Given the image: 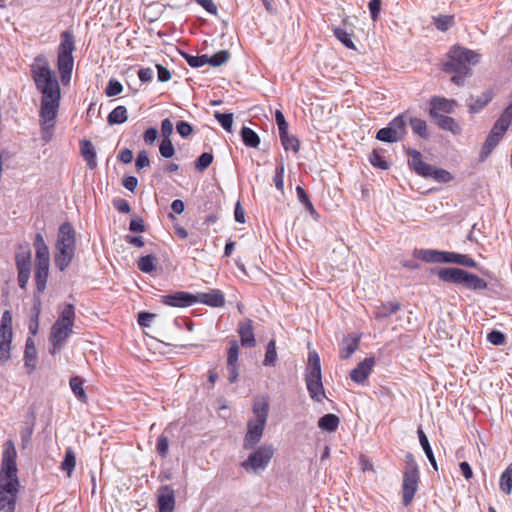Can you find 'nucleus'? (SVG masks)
Returning <instances> with one entry per match:
<instances>
[{
    "label": "nucleus",
    "instance_id": "nucleus-1",
    "mask_svg": "<svg viewBox=\"0 0 512 512\" xmlns=\"http://www.w3.org/2000/svg\"><path fill=\"white\" fill-rule=\"evenodd\" d=\"M31 72L36 88L42 95L39 111L41 138L45 143H48L53 138L56 117L60 106V85L44 55H38L34 59L31 65Z\"/></svg>",
    "mask_w": 512,
    "mask_h": 512
},
{
    "label": "nucleus",
    "instance_id": "nucleus-2",
    "mask_svg": "<svg viewBox=\"0 0 512 512\" xmlns=\"http://www.w3.org/2000/svg\"><path fill=\"white\" fill-rule=\"evenodd\" d=\"M479 60L480 55L475 51L461 46H453L447 54V60L442 64V70L453 74L451 81L462 86L465 79L471 76V65H476Z\"/></svg>",
    "mask_w": 512,
    "mask_h": 512
},
{
    "label": "nucleus",
    "instance_id": "nucleus-3",
    "mask_svg": "<svg viewBox=\"0 0 512 512\" xmlns=\"http://www.w3.org/2000/svg\"><path fill=\"white\" fill-rule=\"evenodd\" d=\"M76 251V231L69 222L59 226L54 251L55 266L65 271L74 259Z\"/></svg>",
    "mask_w": 512,
    "mask_h": 512
},
{
    "label": "nucleus",
    "instance_id": "nucleus-4",
    "mask_svg": "<svg viewBox=\"0 0 512 512\" xmlns=\"http://www.w3.org/2000/svg\"><path fill=\"white\" fill-rule=\"evenodd\" d=\"M17 451L12 440L4 444L0 469V494H17L19 480L17 477Z\"/></svg>",
    "mask_w": 512,
    "mask_h": 512
},
{
    "label": "nucleus",
    "instance_id": "nucleus-5",
    "mask_svg": "<svg viewBox=\"0 0 512 512\" xmlns=\"http://www.w3.org/2000/svg\"><path fill=\"white\" fill-rule=\"evenodd\" d=\"M74 321L75 308L72 304H66L51 328L49 339L52 344L50 351L52 355L61 351L66 340L73 332Z\"/></svg>",
    "mask_w": 512,
    "mask_h": 512
},
{
    "label": "nucleus",
    "instance_id": "nucleus-6",
    "mask_svg": "<svg viewBox=\"0 0 512 512\" xmlns=\"http://www.w3.org/2000/svg\"><path fill=\"white\" fill-rule=\"evenodd\" d=\"M254 418L247 423V432L244 437L243 448L253 449L262 439L264 428L268 419L269 403L267 400L255 402L253 405Z\"/></svg>",
    "mask_w": 512,
    "mask_h": 512
},
{
    "label": "nucleus",
    "instance_id": "nucleus-7",
    "mask_svg": "<svg viewBox=\"0 0 512 512\" xmlns=\"http://www.w3.org/2000/svg\"><path fill=\"white\" fill-rule=\"evenodd\" d=\"M437 275L443 282L462 285L469 290H485L488 286L483 278L460 268H441Z\"/></svg>",
    "mask_w": 512,
    "mask_h": 512
},
{
    "label": "nucleus",
    "instance_id": "nucleus-8",
    "mask_svg": "<svg viewBox=\"0 0 512 512\" xmlns=\"http://www.w3.org/2000/svg\"><path fill=\"white\" fill-rule=\"evenodd\" d=\"M305 382L309 396L312 400L320 403L324 400V398H326L322 383L320 358L315 351H311L308 354Z\"/></svg>",
    "mask_w": 512,
    "mask_h": 512
},
{
    "label": "nucleus",
    "instance_id": "nucleus-9",
    "mask_svg": "<svg viewBox=\"0 0 512 512\" xmlns=\"http://www.w3.org/2000/svg\"><path fill=\"white\" fill-rule=\"evenodd\" d=\"M406 154L411 158L408 163L409 166L419 175L424 178H431L438 183H448L453 177L450 172L445 169L437 168L422 160V155L418 150L408 148Z\"/></svg>",
    "mask_w": 512,
    "mask_h": 512
},
{
    "label": "nucleus",
    "instance_id": "nucleus-10",
    "mask_svg": "<svg viewBox=\"0 0 512 512\" xmlns=\"http://www.w3.org/2000/svg\"><path fill=\"white\" fill-rule=\"evenodd\" d=\"M75 50L74 36L71 31H64L61 34V42L58 47L57 66L61 75V81L67 83L70 81L74 59L72 56Z\"/></svg>",
    "mask_w": 512,
    "mask_h": 512
},
{
    "label": "nucleus",
    "instance_id": "nucleus-11",
    "mask_svg": "<svg viewBox=\"0 0 512 512\" xmlns=\"http://www.w3.org/2000/svg\"><path fill=\"white\" fill-rule=\"evenodd\" d=\"M419 484V468L418 464L411 453L405 457V471L402 481V503L409 506L418 490Z\"/></svg>",
    "mask_w": 512,
    "mask_h": 512
},
{
    "label": "nucleus",
    "instance_id": "nucleus-12",
    "mask_svg": "<svg viewBox=\"0 0 512 512\" xmlns=\"http://www.w3.org/2000/svg\"><path fill=\"white\" fill-rule=\"evenodd\" d=\"M274 452L273 445H261L249 454L247 459L241 463V467L248 473L259 474L266 470L273 458Z\"/></svg>",
    "mask_w": 512,
    "mask_h": 512
},
{
    "label": "nucleus",
    "instance_id": "nucleus-13",
    "mask_svg": "<svg viewBox=\"0 0 512 512\" xmlns=\"http://www.w3.org/2000/svg\"><path fill=\"white\" fill-rule=\"evenodd\" d=\"M12 337V314L5 310L0 321V362H6L10 358Z\"/></svg>",
    "mask_w": 512,
    "mask_h": 512
},
{
    "label": "nucleus",
    "instance_id": "nucleus-14",
    "mask_svg": "<svg viewBox=\"0 0 512 512\" xmlns=\"http://www.w3.org/2000/svg\"><path fill=\"white\" fill-rule=\"evenodd\" d=\"M504 127L501 126V124L496 125L494 124L490 133L488 134L483 147L481 149L479 160L485 161L489 155L492 153V151L495 149V147L499 144L501 141L503 135L505 134L506 130L503 129Z\"/></svg>",
    "mask_w": 512,
    "mask_h": 512
},
{
    "label": "nucleus",
    "instance_id": "nucleus-15",
    "mask_svg": "<svg viewBox=\"0 0 512 512\" xmlns=\"http://www.w3.org/2000/svg\"><path fill=\"white\" fill-rule=\"evenodd\" d=\"M194 299L195 303H201L215 308L225 305V296L219 289H211L208 292H198L194 294Z\"/></svg>",
    "mask_w": 512,
    "mask_h": 512
},
{
    "label": "nucleus",
    "instance_id": "nucleus-16",
    "mask_svg": "<svg viewBox=\"0 0 512 512\" xmlns=\"http://www.w3.org/2000/svg\"><path fill=\"white\" fill-rule=\"evenodd\" d=\"M162 303L172 307H189L195 304L194 294L179 291L170 295L162 296Z\"/></svg>",
    "mask_w": 512,
    "mask_h": 512
},
{
    "label": "nucleus",
    "instance_id": "nucleus-17",
    "mask_svg": "<svg viewBox=\"0 0 512 512\" xmlns=\"http://www.w3.org/2000/svg\"><path fill=\"white\" fill-rule=\"evenodd\" d=\"M430 110L429 115L431 118L442 116L441 112L443 113H453L454 108L456 106L455 101L448 100L443 97L434 96L430 100Z\"/></svg>",
    "mask_w": 512,
    "mask_h": 512
},
{
    "label": "nucleus",
    "instance_id": "nucleus-18",
    "mask_svg": "<svg viewBox=\"0 0 512 512\" xmlns=\"http://www.w3.org/2000/svg\"><path fill=\"white\" fill-rule=\"evenodd\" d=\"M374 365V358L369 357L361 361L356 368L350 372V378L355 383H363L371 374Z\"/></svg>",
    "mask_w": 512,
    "mask_h": 512
},
{
    "label": "nucleus",
    "instance_id": "nucleus-19",
    "mask_svg": "<svg viewBox=\"0 0 512 512\" xmlns=\"http://www.w3.org/2000/svg\"><path fill=\"white\" fill-rule=\"evenodd\" d=\"M35 248V264L50 265V253L44 237L41 233H37L34 239Z\"/></svg>",
    "mask_w": 512,
    "mask_h": 512
},
{
    "label": "nucleus",
    "instance_id": "nucleus-20",
    "mask_svg": "<svg viewBox=\"0 0 512 512\" xmlns=\"http://www.w3.org/2000/svg\"><path fill=\"white\" fill-rule=\"evenodd\" d=\"M241 344L244 347L252 348L255 346L256 341L253 332V324L251 320L240 323L238 329Z\"/></svg>",
    "mask_w": 512,
    "mask_h": 512
},
{
    "label": "nucleus",
    "instance_id": "nucleus-21",
    "mask_svg": "<svg viewBox=\"0 0 512 512\" xmlns=\"http://www.w3.org/2000/svg\"><path fill=\"white\" fill-rule=\"evenodd\" d=\"M50 265L35 264L34 280L36 284V293H43L46 289Z\"/></svg>",
    "mask_w": 512,
    "mask_h": 512
},
{
    "label": "nucleus",
    "instance_id": "nucleus-22",
    "mask_svg": "<svg viewBox=\"0 0 512 512\" xmlns=\"http://www.w3.org/2000/svg\"><path fill=\"white\" fill-rule=\"evenodd\" d=\"M81 155L87 163L90 169H94L97 166L96 151L90 140H83L80 143Z\"/></svg>",
    "mask_w": 512,
    "mask_h": 512
},
{
    "label": "nucleus",
    "instance_id": "nucleus-23",
    "mask_svg": "<svg viewBox=\"0 0 512 512\" xmlns=\"http://www.w3.org/2000/svg\"><path fill=\"white\" fill-rule=\"evenodd\" d=\"M433 119L436 121V124L440 129L449 131L454 135L461 133L462 129L454 118L447 115H442L434 117Z\"/></svg>",
    "mask_w": 512,
    "mask_h": 512
},
{
    "label": "nucleus",
    "instance_id": "nucleus-24",
    "mask_svg": "<svg viewBox=\"0 0 512 512\" xmlns=\"http://www.w3.org/2000/svg\"><path fill=\"white\" fill-rule=\"evenodd\" d=\"M359 336L344 337L341 343L340 357L348 359L359 347Z\"/></svg>",
    "mask_w": 512,
    "mask_h": 512
},
{
    "label": "nucleus",
    "instance_id": "nucleus-25",
    "mask_svg": "<svg viewBox=\"0 0 512 512\" xmlns=\"http://www.w3.org/2000/svg\"><path fill=\"white\" fill-rule=\"evenodd\" d=\"M443 263H456L466 267H475L476 262L468 255L458 254L455 252H444Z\"/></svg>",
    "mask_w": 512,
    "mask_h": 512
},
{
    "label": "nucleus",
    "instance_id": "nucleus-26",
    "mask_svg": "<svg viewBox=\"0 0 512 512\" xmlns=\"http://www.w3.org/2000/svg\"><path fill=\"white\" fill-rule=\"evenodd\" d=\"M444 252L433 249H419L415 250L414 255L428 263H443Z\"/></svg>",
    "mask_w": 512,
    "mask_h": 512
},
{
    "label": "nucleus",
    "instance_id": "nucleus-27",
    "mask_svg": "<svg viewBox=\"0 0 512 512\" xmlns=\"http://www.w3.org/2000/svg\"><path fill=\"white\" fill-rule=\"evenodd\" d=\"M37 359V351L32 339L28 338L25 345L24 362L25 366L29 368V372L35 369Z\"/></svg>",
    "mask_w": 512,
    "mask_h": 512
},
{
    "label": "nucleus",
    "instance_id": "nucleus-28",
    "mask_svg": "<svg viewBox=\"0 0 512 512\" xmlns=\"http://www.w3.org/2000/svg\"><path fill=\"white\" fill-rule=\"evenodd\" d=\"M17 269H31V251L28 245H20L16 253Z\"/></svg>",
    "mask_w": 512,
    "mask_h": 512
},
{
    "label": "nucleus",
    "instance_id": "nucleus-29",
    "mask_svg": "<svg viewBox=\"0 0 512 512\" xmlns=\"http://www.w3.org/2000/svg\"><path fill=\"white\" fill-rule=\"evenodd\" d=\"M157 320V314L148 313V312H140L138 314V323L145 330V334L153 341H157V338L153 335H150L148 332L149 329L152 328V324H154Z\"/></svg>",
    "mask_w": 512,
    "mask_h": 512
},
{
    "label": "nucleus",
    "instance_id": "nucleus-30",
    "mask_svg": "<svg viewBox=\"0 0 512 512\" xmlns=\"http://www.w3.org/2000/svg\"><path fill=\"white\" fill-rule=\"evenodd\" d=\"M417 434L419 437V442L422 446V449H423L426 457L428 458V460H429L430 464L432 465V467L434 468V470L437 471L438 465H437L436 459L434 457L432 448L430 446V443H429V440H428L426 434L423 432V430L421 428H418Z\"/></svg>",
    "mask_w": 512,
    "mask_h": 512
},
{
    "label": "nucleus",
    "instance_id": "nucleus-31",
    "mask_svg": "<svg viewBox=\"0 0 512 512\" xmlns=\"http://www.w3.org/2000/svg\"><path fill=\"white\" fill-rule=\"evenodd\" d=\"M340 423L337 415L329 413L322 416L318 421V427L327 432H334Z\"/></svg>",
    "mask_w": 512,
    "mask_h": 512
},
{
    "label": "nucleus",
    "instance_id": "nucleus-32",
    "mask_svg": "<svg viewBox=\"0 0 512 512\" xmlns=\"http://www.w3.org/2000/svg\"><path fill=\"white\" fill-rule=\"evenodd\" d=\"M399 309H400L399 302L382 303L381 305L376 307L375 317L377 319L388 318L392 314L396 313Z\"/></svg>",
    "mask_w": 512,
    "mask_h": 512
},
{
    "label": "nucleus",
    "instance_id": "nucleus-33",
    "mask_svg": "<svg viewBox=\"0 0 512 512\" xmlns=\"http://www.w3.org/2000/svg\"><path fill=\"white\" fill-rule=\"evenodd\" d=\"M175 509L174 490L169 486H162V512H173Z\"/></svg>",
    "mask_w": 512,
    "mask_h": 512
},
{
    "label": "nucleus",
    "instance_id": "nucleus-34",
    "mask_svg": "<svg viewBox=\"0 0 512 512\" xmlns=\"http://www.w3.org/2000/svg\"><path fill=\"white\" fill-rule=\"evenodd\" d=\"M492 100V92L485 91L479 96L477 99H470L468 103L469 111L471 113H478L482 108H484L490 101Z\"/></svg>",
    "mask_w": 512,
    "mask_h": 512
},
{
    "label": "nucleus",
    "instance_id": "nucleus-35",
    "mask_svg": "<svg viewBox=\"0 0 512 512\" xmlns=\"http://www.w3.org/2000/svg\"><path fill=\"white\" fill-rule=\"evenodd\" d=\"M128 119V113L125 106H117L108 115L107 121L110 125L123 124Z\"/></svg>",
    "mask_w": 512,
    "mask_h": 512
},
{
    "label": "nucleus",
    "instance_id": "nucleus-36",
    "mask_svg": "<svg viewBox=\"0 0 512 512\" xmlns=\"http://www.w3.org/2000/svg\"><path fill=\"white\" fill-rule=\"evenodd\" d=\"M243 143L247 147L257 148L260 144V137L258 134L249 127H242L240 132Z\"/></svg>",
    "mask_w": 512,
    "mask_h": 512
},
{
    "label": "nucleus",
    "instance_id": "nucleus-37",
    "mask_svg": "<svg viewBox=\"0 0 512 512\" xmlns=\"http://www.w3.org/2000/svg\"><path fill=\"white\" fill-rule=\"evenodd\" d=\"M84 380L79 376L71 377L69 384L75 397L85 403L87 401V395L83 387Z\"/></svg>",
    "mask_w": 512,
    "mask_h": 512
},
{
    "label": "nucleus",
    "instance_id": "nucleus-38",
    "mask_svg": "<svg viewBox=\"0 0 512 512\" xmlns=\"http://www.w3.org/2000/svg\"><path fill=\"white\" fill-rule=\"evenodd\" d=\"M499 488L506 495H510L512 493V462L502 472Z\"/></svg>",
    "mask_w": 512,
    "mask_h": 512
},
{
    "label": "nucleus",
    "instance_id": "nucleus-39",
    "mask_svg": "<svg viewBox=\"0 0 512 512\" xmlns=\"http://www.w3.org/2000/svg\"><path fill=\"white\" fill-rule=\"evenodd\" d=\"M406 120H405V116L402 114V115H398L397 117H395L389 124V128L397 135L399 136V139L402 140L404 135L406 134Z\"/></svg>",
    "mask_w": 512,
    "mask_h": 512
},
{
    "label": "nucleus",
    "instance_id": "nucleus-40",
    "mask_svg": "<svg viewBox=\"0 0 512 512\" xmlns=\"http://www.w3.org/2000/svg\"><path fill=\"white\" fill-rule=\"evenodd\" d=\"M17 494H0V512H14Z\"/></svg>",
    "mask_w": 512,
    "mask_h": 512
},
{
    "label": "nucleus",
    "instance_id": "nucleus-41",
    "mask_svg": "<svg viewBox=\"0 0 512 512\" xmlns=\"http://www.w3.org/2000/svg\"><path fill=\"white\" fill-rule=\"evenodd\" d=\"M412 131L423 139L429 137L426 121L420 118L411 117L409 120Z\"/></svg>",
    "mask_w": 512,
    "mask_h": 512
},
{
    "label": "nucleus",
    "instance_id": "nucleus-42",
    "mask_svg": "<svg viewBox=\"0 0 512 512\" xmlns=\"http://www.w3.org/2000/svg\"><path fill=\"white\" fill-rule=\"evenodd\" d=\"M334 36L347 48L356 49L354 42L352 41L351 34L345 29L336 27L334 28Z\"/></svg>",
    "mask_w": 512,
    "mask_h": 512
},
{
    "label": "nucleus",
    "instance_id": "nucleus-43",
    "mask_svg": "<svg viewBox=\"0 0 512 512\" xmlns=\"http://www.w3.org/2000/svg\"><path fill=\"white\" fill-rule=\"evenodd\" d=\"M76 466V456L72 449H67L65 453L64 460L61 464V468L63 471L67 473L68 476L71 475L74 468Z\"/></svg>",
    "mask_w": 512,
    "mask_h": 512
},
{
    "label": "nucleus",
    "instance_id": "nucleus-44",
    "mask_svg": "<svg viewBox=\"0 0 512 512\" xmlns=\"http://www.w3.org/2000/svg\"><path fill=\"white\" fill-rule=\"evenodd\" d=\"M281 144L285 150H292L294 153H297L300 149V141L292 135L288 133L280 136Z\"/></svg>",
    "mask_w": 512,
    "mask_h": 512
},
{
    "label": "nucleus",
    "instance_id": "nucleus-45",
    "mask_svg": "<svg viewBox=\"0 0 512 512\" xmlns=\"http://www.w3.org/2000/svg\"><path fill=\"white\" fill-rule=\"evenodd\" d=\"M277 359L276 342L274 339L267 344L266 354L263 361L265 366H274Z\"/></svg>",
    "mask_w": 512,
    "mask_h": 512
},
{
    "label": "nucleus",
    "instance_id": "nucleus-46",
    "mask_svg": "<svg viewBox=\"0 0 512 512\" xmlns=\"http://www.w3.org/2000/svg\"><path fill=\"white\" fill-rule=\"evenodd\" d=\"M214 117L217 119L221 127L227 132L232 131L233 126V114L232 113H221L219 111L214 112Z\"/></svg>",
    "mask_w": 512,
    "mask_h": 512
},
{
    "label": "nucleus",
    "instance_id": "nucleus-47",
    "mask_svg": "<svg viewBox=\"0 0 512 512\" xmlns=\"http://www.w3.org/2000/svg\"><path fill=\"white\" fill-rule=\"evenodd\" d=\"M229 52L227 50H221L215 54H213L211 57L207 55V64L218 67L226 63L229 59Z\"/></svg>",
    "mask_w": 512,
    "mask_h": 512
},
{
    "label": "nucleus",
    "instance_id": "nucleus-48",
    "mask_svg": "<svg viewBox=\"0 0 512 512\" xmlns=\"http://www.w3.org/2000/svg\"><path fill=\"white\" fill-rule=\"evenodd\" d=\"M376 139L382 142L394 143L400 141L399 136H397L389 126L381 128L378 130L376 134Z\"/></svg>",
    "mask_w": 512,
    "mask_h": 512
},
{
    "label": "nucleus",
    "instance_id": "nucleus-49",
    "mask_svg": "<svg viewBox=\"0 0 512 512\" xmlns=\"http://www.w3.org/2000/svg\"><path fill=\"white\" fill-rule=\"evenodd\" d=\"M154 260L155 257L151 255L142 256L137 262L138 269L144 273H150L154 271Z\"/></svg>",
    "mask_w": 512,
    "mask_h": 512
},
{
    "label": "nucleus",
    "instance_id": "nucleus-50",
    "mask_svg": "<svg viewBox=\"0 0 512 512\" xmlns=\"http://www.w3.org/2000/svg\"><path fill=\"white\" fill-rule=\"evenodd\" d=\"M297 198L300 203L313 215L316 213L312 202L310 201L306 191L301 186L296 187Z\"/></svg>",
    "mask_w": 512,
    "mask_h": 512
},
{
    "label": "nucleus",
    "instance_id": "nucleus-51",
    "mask_svg": "<svg viewBox=\"0 0 512 512\" xmlns=\"http://www.w3.org/2000/svg\"><path fill=\"white\" fill-rule=\"evenodd\" d=\"M212 162L213 155L211 153H202L195 161V168L198 171L203 172L211 165Z\"/></svg>",
    "mask_w": 512,
    "mask_h": 512
},
{
    "label": "nucleus",
    "instance_id": "nucleus-52",
    "mask_svg": "<svg viewBox=\"0 0 512 512\" xmlns=\"http://www.w3.org/2000/svg\"><path fill=\"white\" fill-rule=\"evenodd\" d=\"M284 172H285L284 163L281 162L276 167L275 175L273 177L275 187L277 188V190H279L282 193L284 192Z\"/></svg>",
    "mask_w": 512,
    "mask_h": 512
},
{
    "label": "nucleus",
    "instance_id": "nucleus-53",
    "mask_svg": "<svg viewBox=\"0 0 512 512\" xmlns=\"http://www.w3.org/2000/svg\"><path fill=\"white\" fill-rule=\"evenodd\" d=\"M239 356V345L236 340H232L230 342V347L228 349V357H227V366L237 365Z\"/></svg>",
    "mask_w": 512,
    "mask_h": 512
},
{
    "label": "nucleus",
    "instance_id": "nucleus-54",
    "mask_svg": "<svg viewBox=\"0 0 512 512\" xmlns=\"http://www.w3.org/2000/svg\"><path fill=\"white\" fill-rule=\"evenodd\" d=\"M512 122V103L504 110L499 119L495 122L496 125L501 124L504 130H508Z\"/></svg>",
    "mask_w": 512,
    "mask_h": 512
},
{
    "label": "nucleus",
    "instance_id": "nucleus-55",
    "mask_svg": "<svg viewBox=\"0 0 512 512\" xmlns=\"http://www.w3.org/2000/svg\"><path fill=\"white\" fill-rule=\"evenodd\" d=\"M186 59L187 63L193 68H199L207 64V55L192 56L185 53H181Z\"/></svg>",
    "mask_w": 512,
    "mask_h": 512
},
{
    "label": "nucleus",
    "instance_id": "nucleus-56",
    "mask_svg": "<svg viewBox=\"0 0 512 512\" xmlns=\"http://www.w3.org/2000/svg\"><path fill=\"white\" fill-rule=\"evenodd\" d=\"M369 161L374 167H377V168H380L383 170L388 169V167H389L387 161L376 150H374L369 155Z\"/></svg>",
    "mask_w": 512,
    "mask_h": 512
},
{
    "label": "nucleus",
    "instance_id": "nucleus-57",
    "mask_svg": "<svg viewBox=\"0 0 512 512\" xmlns=\"http://www.w3.org/2000/svg\"><path fill=\"white\" fill-rule=\"evenodd\" d=\"M487 340L495 345V346H501L504 345L506 342L505 334L498 330H493L487 335Z\"/></svg>",
    "mask_w": 512,
    "mask_h": 512
},
{
    "label": "nucleus",
    "instance_id": "nucleus-58",
    "mask_svg": "<svg viewBox=\"0 0 512 512\" xmlns=\"http://www.w3.org/2000/svg\"><path fill=\"white\" fill-rule=\"evenodd\" d=\"M123 90L122 84L117 80H109L107 87L105 89V93L109 97H113L119 95Z\"/></svg>",
    "mask_w": 512,
    "mask_h": 512
},
{
    "label": "nucleus",
    "instance_id": "nucleus-59",
    "mask_svg": "<svg viewBox=\"0 0 512 512\" xmlns=\"http://www.w3.org/2000/svg\"><path fill=\"white\" fill-rule=\"evenodd\" d=\"M436 28L440 31L448 30L453 24V17L451 16H440L434 19Z\"/></svg>",
    "mask_w": 512,
    "mask_h": 512
},
{
    "label": "nucleus",
    "instance_id": "nucleus-60",
    "mask_svg": "<svg viewBox=\"0 0 512 512\" xmlns=\"http://www.w3.org/2000/svg\"><path fill=\"white\" fill-rule=\"evenodd\" d=\"M275 120L279 129V136L288 133V123L285 120L283 113L280 110L275 111Z\"/></svg>",
    "mask_w": 512,
    "mask_h": 512
},
{
    "label": "nucleus",
    "instance_id": "nucleus-61",
    "mask_svg": "<svg viewBox=\"0 0 512 512\" xmlns=\"http://www.w3.org/2000/svg\"><path fill=\"white\" fill-rule=\"evenodd\" d=\"M175 153L173 143L170 138H162V157L171 158Z\"/></svg>",
    "mask_w": 512,
    "mask_h": 512
},
{
    "label": "nucleus",
    "instance_id": "nucleus-62",
    "mask_svg": "<svg viewBox=\"0 0 512 512\" xmlns=\"http://www.w3.org/2000/svg\"><path fill=\"white\" fill-rule=\"evenodd\" d=\"M381 5H382V1L381 0H371L369 2L368 7H369L371 19L373 21H377L378 20L379 15H380V11H381Z\"/></svg>",
    "mask_w": 512,
    "mask_h": 512
},
{
    "label": "nucleus",
    "instance_id": "nucleus-63",
    "mask_svg": "<svg viewBox=\"0 0 512 512\" xmlns=\"http://www.w3.org/2000/svg\"><path fill=\"white\" fill-rule=\"evenodd\" d=\"M176 130L183 138H187L193 132L192 126L186 121H179L176 124Z\"/></svg>",
    "mask_w": 512,
    "mask_h": 512
},
{
    "label": "nucleus",
    "instance_id": "nucleus-64",
    "mask_svg": "<svg viewBox=\"0 0 512 512\" xmlns=\"http://www.w3.org/2000/svg\"><path fill=\"white\" fill-rule=\"evenodd\" d=\"M135 165L138 170H141L150 165V160L146 151L143 150L138 153Z\"/></svg>",
    "mask_w": 512,
    "mask_h": 512
}]
</instances>
